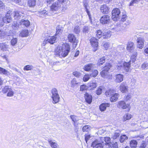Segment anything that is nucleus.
<instances>
[{
	"instance_id": "1",
	"label": "nucleus",
	"mask_w": 148,
	"mask_h": 148,
	"mask_svg": "<svg viewBox=\"0 0 148 148\" xmlns=\"http://www.w3.org/2000/svg\"><path fill=\"white\" fill-rule=\"evenodd\" d=\"M70 51L69 46L68 45H63L62 47L58 46L55 51L56 55L60 57H65Z\"/></svg>"
},
{
	"instance_id": "2",
	"label": "nucleus",
	"mask_w": 148,
	"mask_h": 148,
	"mask_svg": "<svg viewBox=\"0 0 148 148\" xmlns=\"http://www.w3.org/2000/svg\"><path fill=\"white\" fill-rule=\"evenodd\" d=\"M68 2H69L68 0H57L52 4L50 10H52V12L53 11L58 10L61 8V5H67Z\"/></svg>"
},
{
	"instance_id": "3",
	"label": "nucleus",
	"mask_w": 148,
	"mask_h": 148,
	"mask_svg": "<svg viewBox=\"0 0 148 148\" xmlns=\"http://www.w3.org/2000/svg\"><path fill=\"white\" fill-rule=\"evenodd\" d=\"M120 11L118 8L114 9L112 11V19L114 21L118 20L120 18Z\"/></svg>"
},
{
	"instance_id": "4",
	"label": "nucleus",
	"mask_w": 148,
	"mask_h": 148,
	"mask_svg": "<svg viewBox=\"0 0 148 148\" xmlns=\"http://www.w3.org/2000/svg\"><path fill=\"white\" fill-rule=\"evenodd\" d=\"M97 35L98 38H100L102 37L103 39H108L111 36L110 32H107L102 33L100 30H98L97 32Z\"/></svg>"
},
{
	"instance_id": "5",
	"label": "nucleus",
	"mask_w": 148,
	"mask_h": 148,
	"mask_svg": "<svg viewBox=\"0 0 148 148\" xmlns=\"http://www.w3.org/2000/svg\"><path fill=\"white\" fill-rule=\"evenodd\" d=\"M101 143L107 145L109 147H112V143L110 142V138L109 137H104L100 138Z\"/></svg>"
},
{
	"instance_id": "6",
	"label": "nucleus",
	"mask_w": 148,
	"mask_h": 148,
	"mask_svg": "<svg viewBox=\"0 0 148 148\" xmlns=\"http://www.w3.org/2000/svg\"><path fill=\"white\" fill-rule=\"evenodd\" d=\"M37 13L40 17L45 16H46L50 15L52 13V10H48L47 11L44 10L42 11H37Z\"/></svg>"
},
{
	"instance_id": "7",
	"label": "nucleus",
	"mask_w": 148,
	"mask_h": 148,
	"mask_svg": "<svg viewBox=\"0 0 148 148\" xmlns=\"http://www.w3.org/2000/svg\"><path fill=\"white\" fill-rule=\"evenodd\" d=\"M90 42L91 45L94 48L93 51H96L97 49L98 46L97 40L95 37H92L90 40Z\"/></svg>"
},
{
	"instance_id": "8",
	"label": "nucleus",
	"mask_w": 148,
	"mask_h": 148,
	"mask_svg": "<svg viewBox=\"0 0 148 148\" xmlns=\"http://www.w3.org/2000/svg\"><path fill=\"white\" fill-rule=\"evenodd\" d=\"M117 66V69L119 70H120V69H121L122 68H124L125 71L128 72L130 70V62H125L122 65H118Z\"/></svg>"
},
{
	"instance_id": "9",
	"label": "nucleus",
	"mask_w": 148,
	"mask_h": 148,
	"mask_svg": "<svg viewBox=\"0 0 148 148\" xmlns=\"http://www.w3.org/2000/svg\"><path fill=\"white\" fill-rule=\"evenodd\" d=\"M144 40L142 37H138L137 39V47L139 49H141L144 46Z\"/></svg>"
},
{
	"instance_id": "10",
	"label": "nucleus",
	"mask_w": 148,
	"mask_h": 148,
	"mask_svg": "<svg viewBox=\"0 0 148 148\" xmlns=\"http://www.w3.org/2000/svg\"><path fill=\"white\" fill-rule=\"evenodd\" d=\"M103 146L101 142L99 143L97 140L92 142L91 146L93 148H103Z\"/></svg>"
},
{
	"instance_id": "11",
	"label": "nucleus",
	"mask_w": 148,
	"mask_h": 148,
	"mask_svg": "<svg viewBox=\"0 0 148 148\" xmlns=\"http://www.w3.org/2000/svg\"><path fill=\"white\" fill-rule=\"evenodd\" d=\"M101 23L103 24H107L110 21V16L109 15H105L101 18L100 19Z\"/></svg>"
},
{
	"instance_id": "12",
	"label": "nucleus",
	"mask_w": 148,
	"mask_h": 148,
	"mask_svg": "<svg viewBox=\"0 0 148 148\" xmlns=\"http://www.w3.org/2000/svg\"><path fill=\"white\" fill-rule=\"evenodd\" d=\"M83 4L84 7L86 10V12L88 15V16L90 22L91 23H92V21L90 12L89 11L88 9L87 8V7L88 6V3L87 1L86 0L84 1L83 2Z\"/></svg>"
},
{
	"instance_id": "13",
	"label": "nucleus",
	"mask_w": 148,
	"mask_h": 148,
	"mask_svg": "<svg viewBox=\"0 0 148 148\" xmlns=\"http://www.w3.org/2000/svg\"><path fill=\"white\" fill-rule=\"evenodd\" d=\"M10 12L9 11L3 18V22L6 23H10L11 22L12 18L10 15Z\"/></svg>"
},
{
	"instance_id": "14",
	"label": "nucleus",
	"mask_w": 148,
	"mask_h": 148,
	"mask_svg": "<svg viewBox=\"0 0 148 148\" xmlns=\"http://www.w3.org/2000/svg\"><path fill=\"white\" fill-rule=\"evenodd\" d=\"M130 105L129 104H126L124 101H119L118 103L117 106L119 108H121L123 109H125L128 108Z\"/></svg>"
},
{
	"instance_id": "15",
	"label": "nucleus",
	"mask_w": 148,
	"mask_h": 148,
	"mask_svg": "<svg viewBox=\"0 0 148 148\" xmlns=\"http://www.w3.org/2000/svg\"><path fill=\"white\" fill-rule=\"evenodd\" d=\"M84 97L86 102L90 104L92 102V95L87 93H86L85 94Z\"/></svg>"
},
{
	"instance_id": "16",
	"label": "nucleus",
	"mask_w": 148,
	"mask_h": 148,
	"mask_svg": "<svg viewBox=\"0 0 148 148\" xmlns=\"http://www.w3.org/2000/svg\"><path fill=\"white\" fill-rule=\"evenodd\" d=\"M127 50L130 52H133L134 50V43L132 42H128L127 46Z\"/></svg>"
},
{
	"instance_id": "17",
	"label": "nucleus",
	"mask_w": 148,
	"mask_h": 148,
	"mask_svg": "<svg viewBox=\"0 0 148 148\" xmlns=\"http://www.w3.org/2000/svg\"><path fill=\"white\" fill-rule=\"evenodd\" d=\"M68 38L69 42H77L76 39L74 35L72 34H69L68 36Z\"/></svg>"
},
{
	"instance_id": "18",
	"label": "nucleus",
	"mask_w": 148,
	"mask_h": 148,
	"mask_svg": "<svg viewBox=\"0 0 148 148\" xmlns=\"http://www.w3.org/2000/svg\"><path fill=\"white\" fill-rule=\"evenodd\" d=\"M119 87L120 90L122 93H125L128 90L127 86L125 85L123 83L121 84Z\"/></svg>"
},
{
	"instance_id": "19",
	"label": "nucleus",
	"mask_w": 148,
	"mask_h": 148,
	"mask_svg": "<svg viewBox=\"0 0 148 148\" xmlns=\"http://www.w3.org/2000/svg\"><path fill=\"white\" fill-rule=\"evenodd\" d=\"M101 12L103 14H107L109 10V8L106 5L101 6L100 8Z\"/></svg>"
},
{
	"instance_id": "20",
	"label": "nucleus",
	"mask_w": 148,
	"mask_h": 148,
	"mask_svg": "<svg viewBox=\"0 0 148 148\" xmlns=\"http://www.w3.org/2000/svg\"><path fill=\"white\" fill-rule=\"evenodd\" d=\"M110 106V104L108 103H104L101 104L99 106V109L101 111L106 110V108L109 107Z\"/></svg>"
},
{
	"instance_id": "21",
	"label": "nucleus",
	"mask_w": 148,
	"mask_h": 148,
	"mask_svg": "<svg viewBox=\"0 0 148 148\" xmlns=\"http://www.w3.org/2000/svg\"><path fill=\"white\" fill-rule=\"evenodd\" d=\"M55 36H49L47 37V40L48 41V43L51 44H53L56 42V37Z\"/></svg>"
},
{
	"instance_id": "22",
	"label": "nucleus",
	"mask_w": 148,
	"mask_h": 148,
	"mask_svg": "<svg viewBox=\"0 0 148 148\" xmlns=\"http://www.w3.org/2000/svg\"><path fill=\"white\" fill-rule=\"evenodd\" d=\"M115 81L118 83H120L123 81V76L121 74L116 75H115Z\"/></svg>"
},
{
	"instance_id": "23",
	"label": "nucleus",
	"mask_w": 148,
	"mask_h": 148,
	"mask_svg": "<svg viewBox=\"0 0 148 148\" xmlns=\"http://www.w3.org/2000/svg\"><path fill=\"white\" fill-rule=\"evenodd\" d=\"M95 65L93 64H89L85 65L84 66V69L86 71H89L91 69L94 68Z\"/></svg>"
},
{
	"instance_id": "24",
	"label": "nucleus",
	"mask_w": 148,
	"mask_h": 148,
	"mask_svg": "<svg viewBox=\"0 0 148 148\" xmlns=\"http://www.w3.org/2000/svg\"><path fill=\"white\" fill-rule=\"evenodd\" d=\"M51 98L53 101V103L54 104L58 103L59 101L60 98L59 95H52Z\"/></svg>"
},
{
	"instance_id": "25",
	"label": "nucleus",
	"mask_w": 148,
	"mask_h": 148,
	"mask_svg": "<svg viewBox=\"0 0 148 148\" xmlns=\"http://www.w3.org/2000/svg\"><path fill=\"white\" fill-rule=\"evenodd\" d=\"M115 93H116L115 90L110 89L106 91L105 93V94L106 96L110 97L112 95Z\"/></svg>"
},
{
	"instance_id": "26",
	"label": "nucleus",
	"mask_w": 148,
	"mask_h": 148,
	"mask_svg": "<svg viewBox=\"0 0 148 148\" xmlns=\"http://www.w3.org/2000/svg\"><path fill=\"white\" fill-rule=\"evenodd\" d=\"M48 141L52 148H59V146L56 143L53 142L51 139H48Z\"/></svg>"
},
{
	"instance_id": "27",
	"label": "nucleus",
	"mask_w": 148,
	"mask_h": 148,
	"mask_svg": "<svg viewBox=\"0 0 148 148\" xmlns=\"http://www.w3.org/2000/svg\"><path fill=\"white\" fill-rule=\"evenodd\" d=\"M119 96V95L117 93H116L112 96L110 98V100L112 102H115L118 99Z\"/></svg>"
},
{
	"instance_id": "28",
	"label": "nucleus",
	"mask_w": 148,
	"mask_h": 148,
	"mask_svg": "<svg viewBox=\"0 0 148 148\" xmlns=\"http://www.w3.org/2000/svg\"><path fill=\"white\" fill-rule=\"evenodd\" d=\"M80 84V82L77 81L75 78L73 79L71 82V87L72 88H74L76 85H79Z\"/></svg>"
},
{
	"instance_id": "29",
	"label": "nucleus",
	"mask_w": 148,
	"mask_h": 148,
	"mask_svg": "<svg viewBox=\"0 0 148 148\" xmlns=\"http://www.w3.org/2000/svg\"><path fill=\"white\" fill-rule=\"evenodd\" d=\"M1 49L3 51H5L8 50L9 46L5 43H2L0 45Z\"/></svg>"
},
{
	"instance_id": "30",
	"label": "nucleus",
	"mask_w": 148,
	"mask_h": 148,
	"mask_svg": "<svg viewBox=\"0 0 148 148\" xmlns=\"http://www.w3.org/2000/svg\"><path fill=\"white\" fill-rule=\"evenodd\" d=\"M138 143L136 140H131L130 142V146L131 148H136L137 145Z\"/></svg>"
},
{
	"instance_id": "31",
	"label": "nucleus",
	"mask_w": 148,
	"mask_h": 148,
	"mask_svg": "<svg viewBox=\"0 0 148 148\" xmlns=\"http://www.w3.org/2000/svg\"><path fill=\"white\" fill-rule=\"evenodd\" d=\"M21 13L17 11L14 12V19L17 20L19 19L21 16Z\"/></svg>"
},
{
	"instance_id": "32",
	"label": "nucleus",
	"mask_w": 148,
	"mask_h": 148,
	"mask_svg": "<svg viewBox=\"0 0 148 148\" xmlns=\"http://www.w3.org/2000/svg\"><path fill=\"white\" fill-rule=\"evenodd\" d=\"M36 4V0H28V5L29 7H34Z\"/></svg>"
},
{
	"instance_id": "33",
	"label": "nucleus",
	"mask_w": 148,
	"mask_h": 148,
	"mask_svg": "<svg viewBox=\"0 0 148 148\" xmlns=\"http://www.w3.org/2000/svg\"><path fill=\"white\" fill-rule=\"evenodd\" d=\"M56 28V36L62 33L63 31V28L62 27L58 26Z\"/></svg>"
},
{
	"instance_id": "34",
	"label": "nucleus",
	"mask_w": 148,
	"mask_h": 148,
	"mask_svg": "<svg viewBox=\"0 0 148 148\" xmlns=\"http://www.w3.org/2000/svg\"><path fill=\"white\" fill-rule=\"evenodd\" d=\"M28 30L25 29L21 31L19 34V36L21 37H26L28 36Z\"/></svg>"
},
{
	"instance_id": "35",
	"label": "nucleus",
	"mask_w": 148,
	"mask_h": 148,
	"mask_svg": "<svg viewBox=\"0 0 148 148\" xmlns=\"http://www.w3.org/2000/svg\"><path fill=\"white\" fill-rule=\"evenodd\" d=\"M120 132H121L119 130H117L115 131L112 136V138L114 139H116L117 138L120 136Z\"/></svg>"
},
{
	"instance_id": "36",
	"label": "nucleus",
	"mask_w": 148,
	"mask_h": 148,
	"mask_svg": "<svg viewBox=\"0 0 148 148\" xmlns=\"http://www.w3.org/2000/svg\"><path fill=\"white\" fill-rule=\"evenodd\" d=\"M21 24L25 25L26 27H28L30 25V22L27 20H22L20 22Z\"/></svg>"
},
{
	"instance_id": "37",
	"label": "nucleus",
	"mask_w": 148,
	"mask_h": 148,
	"mask_svg": "<svg viewBox=\"0 0 148 148\" xmlns=\"http://www.w3.org/2000/svg\"><path fill=\"white\" fill-rule=\"evenodd\" d=\"M88 86L91 89H93L96 87L97 83L95 82H90L88 84Z\"/></svg>"
},
{
	"instance_id": "38",
	"label": "nucleus",
	"mask_w": 148,
	"mask_h": 148,
	"mask_svg": "<svg viewBox=\"0 0 148 148\" xmlns=\"http://www.w3.org/2000/svg\"><path fill=\"white\" fill-rule=\"evenodd\" d=\"M106 58L105 57H103L100 58L97 64L98 65H102L105 62Z\"/></svg>"
},
{
	"instance_id": "39",
	"label": "nucleus",
	"mask_w": 148,
	"mask_h": 148,
	"mask_svg": "<svg viewBox=\"0 0 148 148\" xmlns=\"http://www.w3.org/2000/svg\"><path fill=\"white\" fill-rule=\"evenodd\" d=\"M132 117V116L129 114H125L123 117V120L125 121L127 120L130 119Z\"/></svg>"
},
{
	"instance_id": "40",
	"label": "nucleus",
	"mask_w": 148,
	"mask_h": 148,
	"mask_svg": "<svg viewBox=\"0 0 148 148\" xmlns=\"http://www.w3.org/2000/svg\"><path fill=\"white\" fill-rule=\"evenodd\" d=\"M128 139L127 137L125 135L121 136L120 139V141L121 143H123Z\"/></svg>"
},
{
	"instance_id": "41",
	"label": "nucleus",
	"mask_w": 148,
	"mask_h": 148,
	"mask_svg": "<svg viewBox=\"0 0 148 148\" xmlns=\"http://www.w3.org/2000/svg\"><path fill=\"white\" fill-rule=\"evenodd\" d=\"M85 140L87 143L88 140L92 139L93 137V136H91L90 134H85Z\"/></svg>"
},
{
	"instance_id": "42",
	"label": "nucleus",
	"mask_w": 148,
	"mask_h": 148,
	"mask_svg": "<svg viewBox=\"0 0 148 148\" xmlns=\"http://www.w3.org/2000/svg\"><path fill=\"white\" fill-rule=\"evenodd\" d=\"M17 40L16 38H13L10 41L11 45L13 46H15L17 43Z\"/></svg>"
},
{
	"instance_id": "43",
	"label": "nucleus",
	"mask_w": 148,
	"mask_h": 148,
	"mask_svg": "<svg viewBox=\"0 0 148 148\" xmlns=\"http://www.w3.org/2000/svg\"><path fill=\"white\" fill-rule=\"evenodd\" d=\"M147 144V142L143 141L141 142L140 145L138 146V148H145Z\"/></svg>"
},
{
	"instance_id": "44",
	"label": "nucleus",
	"mask_w": 148,
	"mask_h": 148,
	"mask_svg": "<svg viewBox=\"0 0 148 148\" xmlns=\"http://www.w3.org/2000/svg\"><path fill=\"white\" fill-rule=\"evenodd\" d=\"M108 72L106 71L103 70L101 72V75L103 77H106L108 75Z\"/></svg>"
},
{
	"instance_id": "45",
	"label": "nucleus",
	"mask_w": 148,
	"mask_h": 148,
	"mask_svg": "<svg viewBox=\"0 0 148 148\" xmlns=\"http://www.w3.org/2000/svg\"><path fill=\"white\" fill-rule=\"evenodd\" d=\"M6 35V32L2 29H0V38H4Z\"/></svg>"
},
{
	"instance_id": "46",
	"label": "nucleus",
	"mask_w": 148,
	"mask_h": 148,
	"mask_svg": "<svg viewBox=\"0 0 148 148\" xmlns=\"http://www.w3.org/2000/svg\"><path fill=\"white\" fill-rule=\"evenodd\" d=\"M11 88H9L8 86H5L3 89V92L4 93H8L11 90Z\"/></svg>"
},
{
	"instance_id": "47",
	"label": "nucleus",
	"mask_w": 148,
	"mask_h": 148,
	"mask_svg": "<svg viewBox=\"0 0 148 148\" xmlns=\"http://www.w3.org/2000/svg\"><path fill=\"white\" fill-rule=\"evenodd\" d=\"M98 71L97 70H94L92 71V73L90 75L91 77H96L97 75Z\"/></svg>"
},
{
	"instance_id": "48",
	"label": "nucleus",
	"mask_w": 148,
	"mask_h": 148,
	"mask_svg": "<svg viewBox=\"0 0 148 148\" xmlns=\"http://www.w3.org/2000/svg\"><path fill=\"white\" fill-rule=\"evenodd\" d=\"M33 68V67L32 65H28L24 67V70L28 71L32 69Z\"/></svg>"
},
{
	"instance_id": "49",
	"label": "nucleus",
	"mask_w": 148,
	"mask_h": 148,
	"mask_svg": "<svg viewBox=\"0 0 148 148\" xmlns=\"http://www.w3.org/2000/svg\"><path fill=\"white\" fill-rule=\"evenodd\" d=\"M111 67V65L110 63L106 64L104 68V70L107 72L110 70Z\"/></svg>"
},
{
	"instance_id": "50",
	"label": "nucleus",
	"mask_w": 148,
	"mask_h": 148,
	"mask_svg": "<svg viewBox=\"0 0 148 148\" xmlns=\"http://www.w3.org/2000/svg\"><path fill=\"white\" fill-rule=\"evenodd\" d=\"M51 93L52 94V95H59L58 93L57 89L55 88H53L52 89L51 91Z\"/></svg>"
},
{
	"instance_id": "51",
	"label": "nucleus",
	"mask_w": 148,
	"mask_h": 148,
	"mask_svg": "<svg viewBox=\"0 0 148 148\" xmlns=\"http://www.w3.org/2000/svg\"><path fill=\"white\" fill-rule=\"evenodd\" d=\"M74 32L75 33L77 34H78L80 32L79 26H75L74 28Z\"/></svg>"
},
{
	"instance_id": "52",
	"label": "nucleus",
	"mask_w": 148,
	"mask_h": 148,
	"mask_svg": "<svg viewBox=\"0 0 148 148\" xmlns=\"http://www.w3.org/2000/svg\"><path fill=\"white\" fill-rule=\"evenodd\" d=\"M103 87L101 86L99 87L98 89L96 91V94L98 95H100L102 92Z\"/></svg>"
},
{
	"instance_id": "53",
	"label": "nucleus",
	"mask_w": 148,
	"mask_h": 148,
	"mask_svg": "<svg viewBox=\"0 0 148 148\" xmlns=\"http://www.w3.org/2000/svg\"><path fill=\"white\" fill-rule=\"evenodd\" d=\"M90 76L88 75H85L83 78L84 81L86 82L88 81L90 78Z\"/></svg>"
},
{
	"instance_id": "54",
	"label": "nucleus",
	"mask_w": 148,
	"mask_h": 148,
	"mask_svg": "<svg viewBox=\"0 0 148 148\" xmlns=\"http://www.w3.org/2000/svg\"><path fill=\"white\" fill-rule=\"evenodd\" d=\"M0 73H3L4 74H6L8 73V71L5 69L0 67Z\"/></svg>"
},
{
	"instance_id": "55",
	"label": "nucleus",
	"mask_w": 148,
	"mask_h": 148,
	"mask_svg": "<svg viewBox=\"0 0 148 148\" xmlns=\"http://www.w3.org/2000/svg\"><path fill=\"white\" fill-rule=\"evenodd\" d=\"M90 129V128L88 125H85L83 127V131L84 132H88Z\"/></svg>"
},
{
	"instance_id": "56",
	"label": "nucleus",
	"mask_w": 148,
	"mask_h": 148,
	"mask_svg": "<svg viewBox=\"0 0 148 148\" xmlns=\"http://www.w3.org/2000/svg\"><path fill=\"white\" fill-rule=\"evenodd\" d=\"M140 0H132L130 3V6H132L133 5L134 3H138Z\"/></svg>"
},
{
	"instance_id": "57",
	"label": "nucleus",
	"mask_w": 148,
	"mask_h": 148,
	"mask_svg": "<svg viewBox=\"0 0 148 148\" xmlns=\"http://www.w3.org/2000/svg\"><path fill=\"white\" fill-rule=\"evenodd\" d=\"M70 117L72 121L75 123L77 121V117L74 115H71L70 116Z\"/></svg>"
},
{
	"instance_id": "58",
	"label": "nucleus",
	"mask_w": 148,
	"mask_h": 148,
	"mask_svg": "<svg viewBox=\"0 0 148 148\" xmlns=\"http://www.w3.org/2000/svg\"><path fill=\"white\" fill-rule=\"evenodd\" d=\"M73 75L75 77H79L81 75V73L77 71H75L73 72Z\"/></svg>"
},
{
	"instance_id": "59",
	"label": "nucleus",
	"mask_w": 148,
	"mask_h": 148,
	"mask_svg": "<svg viewBox=\"0 0 148 148\" xmlns=\"http://www.w3.org/2000/svg\"><path fill=\"white\" fill-rule=\"evenodd\" d=\"M12 27L14 29H18V24L14 22L12 24Z\"/></svg>"
},
{
	"instance_id": "60",
	"label": "nucleus",
	"mask_w": 148,
	"mask_h": 148,
	"mask_svg": "<svg viewBox=\"0 0 148 148\" xmlns=\"http://www.w3.org/2000/svg\"><path fill=\"white\" fill-rule=\"evenodd\" d=\"M14 92L12 91V90L11 88V90L10 91L8 92L7 94V96L8 97H12L13 95Z\"/></svg>"
},
{
	"instance_id": "61",
	"label": "nucleus",
	"mask_w": 148,
	"mask_h": 148,
	"mask_svg": "<svg viewBox=\"0 0 148 148\" xmlns=\"http://www.w3.org/2000/svg\"><path fill=\"white\" fill-rule=\"evenodd\" d=\"M110 44L109 42H108L104 43L103 44V47L105 49H107L109 47Z\"/></svg>"
},
{
	"instance_id": "62",
	"label": "nucleus",
	"mask_w": 148,
	"mask_h": 148,
	"mask_svg": "<svg viewBox=\"0 0 148 148\" xmlns=\"http://www.w3.org/2000/svg\"><path fill=\"white\" fill-rule=\"evenodd\" d=\"M88 30L89 28L88 26H84L83 28V31L84 33H88Z\"/></svg>"
},
{
	"instance_id": "63",
	"label": "nucleus",
	"mask_w": 148,
	"mask_h": 148,
	"mask_svg": "<svg viewBox=\"0 0 148 148\" xmlns=\"http://www.w3.org/2000/svg\"><path fill=\"white\" fill-rule=\"evenodd\" d=\"M127 16L125 14H123L121 17V20L123 22L125 21L126 19Z\"/></svg>"
},
{
	"instance_id": "64",
	"label": "nucleus",
	"mask_w": 148,
	"mask_h": 148,
	"mask_svg": "<svg viewBox=\"0 0 148 148\" xmlns=\"http://www.w3.org/2000/svg\"><path fill=\"white\" fill-rule=\"evenodd\" d=\"M80 90L83 91L86 89V86L84 85H82L80 86Z\"/></svg>"
}]
</instances>
